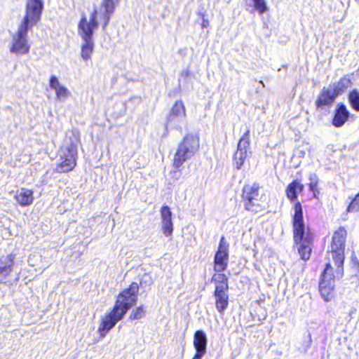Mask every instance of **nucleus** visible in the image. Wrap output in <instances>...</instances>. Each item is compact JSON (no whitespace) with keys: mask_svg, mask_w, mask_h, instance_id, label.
Masks as SVG:
<instances>
[{"mask_svg":"<svg viewBox=\"0 0 359 359\" xmlns=\"http://www.w3.org/2000/svg\"><path fill=\"white\" fill-rule=\"evenodd\" d=\"M138 291L139 285L133 282L118 295L112 310L106 315L100 325L98 332L101 337H104L136 304Z\"/></svg>","mask_w":359,"mask_h":359,"instance_id":"obj_1","label":"nucleus"},{"mask_svg":"<svg viewBox=\"0 0 359 359\" xmlns=\"http://www.w3.org/2000/svg\"><path fill=\"white\" fill-rule=\"evenodd\" d=\"M292 229L294 243L297 246L301 259L306 262L309 259L311 256V248L309 244L312 241V238L309 231H306L303 209L300 202L294 205Z\"/></svg>","mask_w":359,"mask_h":359,"instance_id":"obj_2","label":"nucleus"},{"mask_svg":"<svg viewBox=\"0 0 359 359\" xmlns=\"http://www.w3.org/2000/svg\"><path fill=\"white\" fill-rule=\"evenodd\" d=\"M198 148L199 138L194 134H187L177 145L172 163L174 168H180L184 162L194 156Z\"/></svg>","mask_w":359,"mask_h":359,"instance_id":"obj_3","label":"nucleus"},{"mask_svg":"<svg viewBox=\"0 0 359 359\" xmlns=\"http://www.w3.org/2000/svg\"><path fill=\"white\" fill-rule=\"evenodd\" d=\"M77 155L76 144L72 140L65 141L57 152L56 172L63 173L72 171L76 165Z\"/></svg>","mask_w":359,"mask_h":359,"instance_id":"obj_4","label":"nucleus"},{"mask_svg":"<svg viewBox=\"0 0 359 359\" xmlns=\"http://www.w3.org/2000/svg\"><path fill=\"white\" fill-rule=\"evenodd\" d=\"M264 194L260 193L259 184L254 183L252 185H245L242 189V200L244 203V208L246 210L259 212L262 210L259 203Z\"/></svg>","mask_w":359,"mask_h":359,"instance_id":"obj_5","label":"nucleus"},{"mask_svg":"<svg viewBox=\"0 0 359 359\" xmlns=\"http://www.w3.org/2000/svg\"><path fill=\"white\" fill-rule=\"evenodd\" d=\"M32 28L20 23L18 30L12 34L10 52L16 55H25L29 52L28 32Z\"/></svg>","mask_w":359,"mask_h":359,"instance_id":"obj_6","label":"nucleus"},{"mask_svg":"<svg viewBox=\"0 0 359 359\" xmlns=\"http://www.w3.org/2000/svg\"><path fill=\"white\" fill-rule=\"evenodd\" d=\"M335 287L334 276L332 273V268L330 263L326 264L321 273L319 280V292L325 302H328L334 297Z\"/></svg>","mask_w":359,"mask_h":359,"instance_id":"obj_7","label":"nucleus"},{"mask_svg":"<svg viewBox=\"0 0 359 359\" xmlns=\"http://www.w3.org/2000/svg\"><path fill=\"white\" fill-rule=\"evenodd\" d=\"M43 9L42 0H27L25 14L20 23L33 28L40 21Z\"/></svg>","mask_w":359,"mask_h":359,"instance_id":"obj_8","label":"nucleus"},{"mask_svg":"<svg viewBox=\"0 0 359 359\" xmlns=\"http://www.w3.org/2000/svg\"><path fill=\"white\" fill-rule=\"evenodd\" d=\"M186 118V109L182 100H177L167 116V126L182 131V124Z\"/></svg>","mask_w":359,"mask_h":359,"instance_id":"obj_9","label":"nucleus"},{"mask_svg":"<svg viewBox=\"0 0 359 359\" xmlns=\"http://www.w3.org/2000/svg\"><path fill=\"white\" fill-rule=\"evenodd\" d=\"M229 243L222 236L217 250L214 257V271L217 273L224 271L229 262Z\"/></svg>","mask_w":359,"mask_h":359,"instance_id":"obj_10","label":"nucleus"},{"mask_svg":"<svg viewBox=\"0 0 359 359\" xmlns=\"http://www.w3.org/2000/svg\"><path fill=\"white\" fill-rule=\"evenodd\" d=\"M99 22L97 21V10L95 8L90 15L89 21L83 15L78 25L79 34H84L88 33L90 36H93L94 31L98 27Z\"/></svg>","mask_w":359,"mask_h":359,"instance_id":"obj_11","label":"nucleus"},{"mask_svg":"<svg viewBox=\"0 0 359 359\" xmlns=\"http://www.w3.org/2000/svg\"><path fill=\"white\" fill-rule=\"evenodd\" d=\"M193 345L196 351L191 359H202L207 352L208 337L202 330H196L194 334Z\"/></svg>","mask_w":359,"mask_h":359,"instance_id":"obj_12","label":"nucleus"},{"mask_svg":"<svg viewBox=\"0 0 359 359\" xmlns=\"http://www.w3.org/2000/svg\"><path fill=\"white\" fill-rule=\"evenodd\" d=\"M121 0H102L100 8V18L102 20V29L104 30L109 23L111 15Z\"/></svg>","mask_w":359,"mask_h":359,"instance_id":"obj_13","label":"nucleus"},{"mask_svg":"<svg viewBox=\"0 0 359 359\" xmlns=\"http://www.w3.org/2000/svg\"><path fill=\"white\" fill-rule=\"evenodd\" d=\"M351 116L353 115L350 113L346 106L343 102H339L337 104L334 111L332 124L335 128H341Z\"/></svg>","mask_w":359,"mask_h":359,"instance_id":"obj_14","label":"nucleus"},{"mask_svg":"<svg viewBox=\"0 0 359 359\" xmlns=\"http://www.w3.org/2000/svg\"><path fill=\"white\" fill-rule=\"evenodd\" d=\"M161 227L163 234L169 237L173 232L172 213L168 205H163L160 210Z\"/></svg>","mask_w":359,"mask_h":359,"instance_id":"obj_15","label":"nucleus"},{"mask_svg":"<svg viewBox=\"0 0 359 359\" xmlns=\"http://www.w3.org/2000/svg\"><path fill=\"white\" fill-rule=\"evenodd\" d=\"M14 256L12 254L0 257V283L6 280L13 271Z\"/></svg>","mask_w":359,"mask_h":359,"instance_id":"obj_16","label":"nucleus"},{"mask_svg":"<svg viewBox=\"0 0 359 359\" xmlns=\"http://www.w3.org/2000/svg\"><path fill=\"white\" fill-rule=\"evenodd\" d=\"M83 43L81 45V57L83 60H88L90 58L91 54L94 50V41L93 36H90L88 33L79 34Z\"/></svg>","mask_w":359,"mask_h":359,"instance_id":"obj_17","label":"nucleus"},{"mask_svg":"<svg viewBox=\"0 0 359 359\" xmlns=\"http://www.w3.org/2000/svg\"><path fill=\"white\" fill-rule=\"evenodd\" d=\"M337 98V97L330 88H323L316 100V105L318 108L323 106H330Z\"/></svg>","mask_w":359,"mask_h":359,"instance_id":"obj_18","label":"nucleus"},{"mask_svg":"<svg viewBox=\"0 0 359 359\" xmlns=\"http://www.w3.org/2000/svg\"><path fill=\"white\" fill-rule=\"evenodd\" d=\"M304 185L301 183L300 181L295 180L290 182L286 189L285 194L287 198L291 202L298 203L297 201L298 195L304 191Z\"/></svg>","mask_w":359,"mask_h":359,"instance_id":"obj_19","label":"nucleus"},{"mask_svg":"<svg viewBox=\"0 0 359 359\" xmlns=\"http://www.w3.org/2000/svg\"><path fill=\"white\" fill-rule=\"evenodd\" d=\"M245 9L250 13L257 11L259 15H263L268 11L269 7L266 0H246Z\"/></svg>","mask_w":359,"mask_h":359,"instance_id":"obj_20","label":"nucleus"},{"mask_svg":"<svg viewBox=\"0 0 359 359\" xmlns=\"http://www.w3.org/2000/svg\"><path fill=\"white\" fill-rule=\"evenodd\" d=\"M353 83L348 76L341 77L337 82L333 83L330 88L338 97L345 93V91L352 86Z\"/></svg>","mask_w":359,"mask_h":359,"instance_id":"obj_21","label":"nucleus"},{"mask_svg":"<svg viewBox=\"0 0 359 359\" xmlns=\"http://www.w3.org/2000/svg\"><path fill=\"white\" fill-rule=\"evenodd\" d=\"M346 231L344 227L341 226L337 230L332 236L331 250H344Z\"/></svg>","mask_w":359,"mask_h":359,"instance_id":"obj_22","label":"nucleus"},{"mask_svg":"<svg viewBox=\"0 0 359 359\" xmlns=\"http://www.w3.org/2000/svg\"><path fill=\"white\" fill-rule=\"evenodd\" d=\"M15 198L22 206L29 205L34 201L33 191L29 189L22 188L17 192L15 196Z\"/></svg>","mask_w":359,"mask_h":359,"instance_id":"obj_23","label":"nucleus"},{"mask_svg":"<svg viewBox=\"0 0 359 359\" xmlns=\"http://www.w3.org/2000/svg\"><path fill=\"white\" fill-rule=\"evenodd\" d=\"M214 297L215 298V306L217 310L219 313L223 314L229 306L228 294H215Z\"/></svg>","mask_w":359,"mask_h":359,"instance_id":"obj_24","label":"nucleus"},{"mask_svg":"<svg viewBox=\"0 0 359 359\" xmlns=\"http://www.w3.org/2000/svg\"><path fill=\"white\" fill-rule=\"evenodd\" d=\"M250 144V130L248 129L239 140L238 143L237 144L236 151L247 152Z\"/></svg>","mask_w":359,"mask_h":359,"instance_id":"obj_25","label":"nucleus"},{"mask_svg":"<svg viewBox=\"0 0 359 359\" xmlns=\"http://www.w3.org/2000/svg\"><path fill=\"white\" fill-rule=\"evenodd\" d=\"M348 100L352 109L359 111V91L357 89H353L349 92Z\"/></svg>","mask_w":359,"mask_h":359,"instance_id":"obj_26","label":"nucleus"},{"mask_svg":"<svg viewBox=\"0 0 359 359\" xmlns=\"http://www.w3.org/2000/svg\"><path fill=\"white\" fill-rule=\"evenodd\" d=\"M248 154L245 151H236L233 155V161L236 164V168L240 170L245 163Z\"/></svg>","mask_w":359,"mask_h":359,"instance_id":"obj_27","label":"nucleus"},{"mask_svg":"<svg viewBox=\"0 0 359 359\" xmlns=\"http://www.w3.org/2000/svg\"><path fill=\"white\" fill-rule=\"evenodd\" d=\"M332 259L336 266H343L344 262V250H331Z\"/></svg>","mask_w":359,"mask_h":359,"instance_id":"obj_28","label":"nucleus"},{"mask_svg":"<svg viewBox=\"0 0 359 359\" xmlns=\"http://www.w3.org/2000/svg\"><path fill=\"white\" fill-rule=\"evenodd\" d=\"M309 190L313 193V196L317 198V194L319 193L317 189L318 178V176L315 173H311L309 175Z\"/></svg>","mask_w":359,"mask_h":359,"instance_id":"obj_29","label":"nucleus"},{"mask_svg":"<svg viewBox=\"0 0 359 359\" xmlns=\"http://www.w3.org/2000/svg\"><path fill=\"white\" fill-rule=\"evenodd\" d=\"M312 344L311 334L309 332L303 337L302 346L299 348V351L302 353H306Z\"/></svg>","mask_w":359,"mask_h":359,"instance_id":"obj_30","label":"nucleus"},{"mask_svg":"<svg viewBox=\"0 0 359 359\" xmlns=\"http://www.w3.org/2000/svg\"><path fill=\"white\" fill-rule=\"evenodd\" d=\"M146 311L143 306H140L133 309L130 315V320H138L142 318L145 315Z\"/></svg>","mask_w":359,"mask_h":359,"instance_id":"obj_31","label":"nucleus"},{"mask_svg":"<svg viewBox=\"0 0 359 359\" xmlns=\"http://www.w3.org/2000/svg\"><path fill=\"white\" fill-rule=\"evenodd\" d=\"M359 211V192L351 199L346 208L347 212H353Z\"/></svg>","mask_w":359,"mask_h":359,"instance_id":"obj_32","label":"nucleus"},{"mask_svg":"<svg viewBox=\"0 0 359 359\" xmlns=\"http://www.w3.org/2000/svg\"><path fill=\"white\" fill-rule=\"evenodd\" d=\"M55 91L57 99L62 101H64L69 96V94L68 89L62 85L58 88H57Z\"/></svg>","mask_w":359,"mask_h":359,"instance_id":"obj_33","label":"nucleus"},{"mask_svg":"<svg viewBox=\"0 0 359 359\" xmlns=\"http://www.w3.org/2000/svg\"><path fill=\"white\" fill-rule=\"evenodd\" d=\"M212 282H214L215 284H229L228 283V277L222 272L218 273L217 274H214L211 279Z\"/></svg>","mask_w":359,"mask_h":359,"instance_id":"obj_34","label":"nucleus"},{"mask_svg":"<svg viewBox=\"0 0 359 359\" xmlns=\"http://www.w3.org/2000/svg\"><path fill=\"white\" fill-rule=\"evenodd\" d=\"M229 284H216L215 289L214 291V295L215 294H228Z\"/></svg>","mask_w":359,"mask_h":359,"instance_id":"obj_35","label":"nucleus"},{"mask_svg":"<svg viewBox=\"0 0 359 359\" xmlns=\"http://www.w3.org/2000/svg\"><path fill=\"white\" fill-rule=\"evenodd\" d=\"M49 86L51 89L55 90L57 88L60 87L62 85L60 83V81H59L57 77L55 75H53L50 77Z\"/></svg>","mask_w":359,"mask_h":359,"instance_id":"obj_36","label":"nucleus"},{"mask_svg":"<svg viewBox=\"0 0 359 359\" xmlns=\"http://www.w3.org/2000/svg\"><path fill=\"white\" fill-rule=\"evenodd\" d=\"M181 175H182V172L180 170V168L175 169V170L170 172V177H171V179L173 180H178L180 179V177H181Z\"/></svg>","mask_w":359,"mask_h":359,"instance_id":"obj_37","label":"nucleus"},{"mask_svg":"<svg viewBox=\"0 0 359 359\" xmlns=\"http://www.w3.org/2000/svg\"><path fill=\"white\" fill-rule=\"evenodd\" d=\"M343 273H344L343 266H337V269H336V271H335V275H334V279L336 278H341L342 276H343Z\"/></svg>","mask_w":359,"mask_h":359,"instance_id":"obj_38","label":"nucleus"},{"mask_svg":"<svg viewBox=\"0 0 359 359\" xmlns=\"http://www.w3.org/2000/svg\"><path fill=\"white\" fill-rule=\"evenodd\" d=\"M199 15L201 16L202 19V23L201 27L202 28H206L209 26V20L205 18V15L202 13H200Z\"/></svg>","mask_w":359,"mask_h":359,"instance_id":"obj_39","label":"nucleus"},{"mask_svg":"<svg viewBox=\"0 0 359 359\" xmlns=\"http://www.w3.org/2000/svg\"><path fill=\"white\" fill-rule=\"evenodd\" d=\"M189 71L188 69L184 70V71H183V72L181 73V76H182V77H184V78H186V77L189 76Z\"/></svg>","mask_w":359,"mask_h":359,"instance_id":"obj_40","label":"nucleus"},{"mask_svg":"<svg viewBox=\"0 0 359 359\" xmlns=\"http://www.w3.org/2000/svg\"><path fill=\"white\" fill-rule=\"evenodd\" d=\"M356 1L359 2V0H355Z\"/></svg>","mask_w":359,"mask_h":359,"instance_id":"obj_41","label":"nucleus"}]
</instances>
